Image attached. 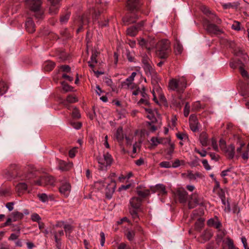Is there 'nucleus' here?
I'll list each match as a JSON object with an SVG mask.
<instances>
[{
    "label": "nucleus",
    "mask_w": 249,
    "mask_h": 249,
    "mask_svg": "<svg viewBox=\"0 0 249 249\" xmlns=\"http://www.w3.org/2000/svg\"><path fill=\"white\" fill-rule=\"evenodd\" d=\"M38 174V172L32 169L30 173L25 175V179L28 180L32 185L45 186L54 185V179L53 177L47 175L39 176Z\"/></svg>",
    "instance_id": "1"
},
{
    "label": "nucleus",
    "mask_w": 249,
    "mask_h": 249,
    "mask_svg": "<svg viewBox=\"0 0 249 249\" xmlns=\"http://www.w3.org/2000/svg\"><path fill=\"white\" fill-rule=\"evenodd\" d=\"M169 89L178 92H183L187 87V81L184 77L173 78L169 82Z\"/></svg>",
    "instance_id": "2"
},
{
    "label": "nucleus",
    "mask_w": 249,
    "mask_h": 249,
    "mask_svg": "<svg viewBox=\"0 0 249 249\" xmlns=\"http://www.w3.org/2000/svg\"><path fill=\"white\" fill-rule=\"evenodd\" d=\"M158 55L160 58H166L170 52V42L167 39H163L159 42Z\"/></svg>",
    "instance_id": "3"
},
{
    "label": "nucleus",
    "mask_w": 249,
    "mask_h": 249,
    "mask_svg": "<svg viewBox=\"0 0 249 249\" xmlns=\"http://www.w3.org/2000/svg\"><path fill=\"white\" fill-rule=\"evenodd\" d=\"M99 164V169L101 170H106L107 167L110 166L112 163L111 156L107 153L103 156H99L97 158Z\"/></svg>",
    "instance_id": "4"
},
{
    "label": "nucleus",
    "mask_w": 249,
    "mask_h": 249,
    "mask_svg": "<svg viewBox=\"0 0 249 249\" xmlns=\"http://www.w3.org/2000/svg\"><path fill=\"white\" fill-rule=\"evenodd\" d=\"M71 189V185L68 180L66 178L61 180L59 189L62 195L65 197H68L70 194Z\"/></svg>",
    "instance_id": "5"
},
{
    "label": "nucleus",
    "mask_w": 249,
    "mask_h": 249,
    "mask_svg": "<svg viewBox=\"0 0 249 249\" xmlns=\"http://www.w3.org/2000/svg\"><path fill=\"white\" fill-rule=\"evenodd\" d=\"M139 93H141V95L142 96V98L138 102V104L139 105H148L149 102L147 99V95L145 92V90L144 87H142V88H138L132 92V94L134 95H139Z\"/></svg>",
    "instance_id": "6"
},
{
    "label": "nucleus",
    "mask_w": 249,
    "mask_h": 249,
    "mask_svg": "<svg viewBox=\"0 0 249 249\" xmlns=\"http://www.w3.org/2000/svg\"><path fill=\"white\" fill-rule=\"evenodd\" d=\"M108 179L110 180V183L106 182L107 186L105 189V194L106 197L109 199L112 197V195L115 191L116 184L115 181L112 179L111 178H109Z\"/></svg>",
    "instance_id": "7"
},
{
    "label": "nucleus",
    "mask_w": 249,
    "mask_h": 249,
    "mask_svg": "<svg viewBox=\"0 0 249 249\" xmlns=\"http://www.w3.org/2000/svg\"><path fill=\"white\" fill-rule=\"evenodd\" d=\"M31 171H28L26 172L22 176V179L25 180L26 181L27 183L29 184L28 185L25 182H21L18 183L16 187V190L17 192L18 193V195H20L21 194H23L27 190L28 186H33V185H31L28 180L25 179V175L29 173H30Z\"/></svg>",
    "instance_id": "8"
},
{
    "label": "nucleus",
    "mask_w": 249,
    "mask_h": 249,
    "mask_svg": "<svg viewBox=\"0 0 249 249\" xmlns=\"http://www.w3.org/2000/svg\"><path fill=\"white\" fill-rule=\"evenodd\" d=\"M144 23V21L139 23L137 25L128 28L126 31L127 35L130 36H135L140 30Z\"/></svg>",
    "instance_id": "9"
},
{
    "label": "nucleus",
    "mask_w": 249,
    "mask_h": 249,
    "mask_svg": "<svg viewBox=\"0 0 249 249\" xmlns=\"http://www.w3.org/2000/svg\"><path fill=\"white\" fill-rule=\"evenodd\" d=\"M230 66L231 68H235L238 67L239 68L240 72L242 76L244 78L245 80H248L249 79V75L248 72L244 69L243 66L244 64L242 62L241 59L238 61L236 65L234 66L233 64L231 63Z\"/></svg>",
    "instance_id": "10"
},
{
    "label": "nucleus",
    "mask_w": 249,
    "mask_h": 249,
    "mask_svg": "<svg viewBox=\"0 0 249 249\" xmlns=\"http://www.w3.org/2000/svg\"><path fill=\"white\" fill-rule=\"evenodd\" d=\"M26 6L32 11H37L40 9L41 6L40 0H27Z\"/></svg>",
    "instance_id": "11"
},
{
    "label": "nucleus",
    "mask_w": 249,
    "mask_h": 249,
    "mask_svg": "<svg viewBox=\"0 0 249 249\" xmlns=\"http://www.w3.org/2000/svg\"><path fill=\"white\" fill-rule=\"evenodd\" d=\"M189 124L190 128L193 132L198 131L200 124L198 123L196 116L194 114L190 115L189 118Z\"/></svg>",
    "instance_id": "12"
},
{
    "label": "nucleus",
    "mask_w": 249,
    "mask_h": 249,
    "mask_svg": "<svg viewBox=\"0 0 249 249\" xmlns=\"http://www.w3.org/2000/svg\"><path fill=\"white\" fill-rule=\"evenodd\" d=\"M205 27L207 32L210 34H219L222 31L216 25L209 22L205 24Z\"/></svg>",
    "instance_id": "13"
},
{
    "label": "nucleus",
    "mask_w": 249,
    "mask_h": 249,
    "mask_svg": "<svg viewBox=\"0 0 249 249\" xmlns=\"http://www.w3.org/2000/svg\"><path fill=\"white\" fill-rule=\"evenodd\" d=\"M202 204V201L200 198H198L197 195L194 194L191 197L188 203V207L189 209L194 208L196 205H200Z\"/></svg>",
    "instance_id": "14"
},
{
    "label": "nucleus",
    "mask_w": 249,
    "mask_h": 249,
    "mask_svg": "<svg viewBox=\"0 0 249 249\" xmlns=\"http://www.w3.org/2000/svg\"><path fill=\"white\" fill-rule=\"evenodd\" d=\"M177 196L181 203H184L187 199V193L183 188H179L177 191Z\"/></svg>",
    "instance_id": "15"
},
{
    "label": "nucleus",
    "mask_w": 249,
    "mask_h": 249,
    "mask_svg": "<svg viewBox=\"0 0 249 249\" xmlns=\"http://www.w3.org/2000/svg\"><path fill=\"white\" fill-rule=\"evenodd\" d=\"M142 199L137 197H133L130 200V204L132 208L139 209L141 204Z\"/></svg>",
    "instance_id": "16"
},
{
    "label": "nucleus",
    "mask_w": 249,
    "mask_h": 249,
    "mask_svg": "<svg viewBox=\"0 0 249 249\" xmlns=\"http://www.w3.org/2000/svg\"><path fill=\"white\" fill-rule=\"evenodd\" d=\"M143 68L147 75L152 76L155 74V71L153 68L152 63L143 65Z\"/></svg>",
    "instance_id": "17"
},
{
    "label": "nucleus",
    "mask_w": 249,
    "mask_h": 249,
    "mask_svg": "<svg viewBox=\"0 0 249 249\" xmlns=\"http://www.w3.org/2000/svg\"><path fill=\"white\" fill-rule=\"evenodd\" d=\"M73 166L72 162H66L64 161H61L59 163V169L63 171L70 170Z\"/></svg>",
    "instance_id": "18"
},
{
    "label": "nucleus",
    "mask_w": 249,
    "mask_h": 249,
    "mask_svg": "<svg viewBox=\"0 0 249 249\" xmlns=\"http://www.w3.org/2000/svg\"><path fill=\"white\" fill-rule=\"evenodd\" d=\"M199 141L202 146H206L208 143V136L206 132H202L199 136Z\"/></svg>",
    "instance_id": "19"
},
{
    "label": "nucleus",
    "mask_w": 249,
    "mask_h": 249,
    "mask_svg": "<svg viewBox=\"0 0 249 249\" xmlns=\"http://www.w3.org/2000/svg\"><path fill=\"white\" fill-rule=\"evenodd\" d=\"M146 49L151 50L155 48L157 46V42L154 37H149L146 40Z\"/></svg>",
    "instance_id": "20"
},
{
    "label": "nucleus",
    "mask_w": 249,
    "mask_h": 249,
    "mask_svg": "<svg viewBox=\"0 0 249 249\" xmlns=\"http://www.w3.org/2000/svg\"><path fill=\"white\" fill-rule=\"evenodd\" d=\"M25 26L27 31L30 33H32L35 31V25L34 21L31 19H29L25 23Z\"/></svg>",
    "instance_id": "21"
},
{
    "label": "nucleus",
    "mask_w": 249,
    "mask_h": 249,
    "mask_svg": "<svg viewBox=\"0 0 249 249\" xmlns=\"http://www.w3.org/2000/svg\"><path fill=\"white\" fill-rule=\"evenodd\" d=\"M98 53L97 51H92V55L90 57V60L88 62L89 66L91 68H93L94 67V64L97 63L96 57L97 56Z\"/></svg>",
    "instance_id": "22"
},
{
    "label": "nucleus",
    "mask_w": 249,
    "mask_h": 249,
    "mask_svg": "<svg viewBox=\"0 0 249 249\" xmlns=\"http://www.w3.org/2000/svg\"><path fill=\"white\" fill-rule=\"evenodd\" d=\"M155 192L160 195H165L167 193L165 186L161 184H157L155 187Z\"/></svg>",
    "instance_id": "23"
},
{
    "label": "nucleus",
    "mask_w": 249,
    "mask_h": 249,
    "mask_svg": "<svg viewBox=\"0 0 249 249\" xmlns=\"http://www.w3.org/2000/svg\"><path fill=\"white\" fill-rule=\"evenodd\" d=\"M147 117L151 120L152 123H154L155 121H157L158 119L160 118V114L156 109H154L153 113L151 112V113H149Z\"/></svg>",
    "instance_id": "24"
},
{
    "label": "nucleus",
    "mask_w": 249,
    "mask_h": 249,
    "mask_svg": "<svg viewBox=\"0 0 249 249\" xmlns=\"http://www.w3.org/2000/svg\"><path fill=\"white\" fill-rule=\"evenodd\" d=\"M78 101V99L75 96H73L72 95H69L67 97L65 100H64L61 102V103L64 106H67L68 103H74L77 102Z\"/></svg>",
    "instance_id": "25"
},
{
    "label": "nucleus",
    "mask_w": 249,
    "mask_h": 249,
    "mask_svg": "<svg viewBox=\"0 0 249 249\" xmlns=\"http://www.w3.org/2000/svg\"><path fill=\"white\" fill-rule=\"evenodd\" d=\"M224 151L227 153L229 158H233L234 155V145L232 144L230 145Z\"/></svg>",
    "instance_id": "26"
},
{
    "label": "nucleus",
    "mask_w": 249,
    "mask_h": 249,
    "mask_svg": "<svg viewBox=\"0 0 249 249\" xmlns=\"http://www.w3.org/2000/svg\"><path fill=\"white\" fill-rule=\"evenodd\" d=\"M201 177V174L199 173H193L192 171H188L187 174V178L190 180H196L198 178Z\"/></svg>",
    "instance_id": "27"
},
{
    "label": "nucleus",
    "mask_w": 249,
    "mask_h": 249,
    "mask_svg": "<svg viewBox=\"0 0 249 249\" xmlns=\"http://www.w3.org/2000/svg\"><path fill=\"white\" fill-rule=\"evenodd\" d=\"M139 5V0H128L127 2L128 8L133 10L137 8Z\"/></svg>",
    "instance_id": "28"
},
{
    "label": "nucleus",
    "mask_w": 249,
    "mask_h": 249,
    "mask_svg": "<svg viewBox=\"0 0 249 249\" xmlns=\"http://www.w3.org/2000/svg\"><path fill=\"white\" fill-rule=\"evenodd\" d=\"M116 138L119 142H121L124 138L122 127H119L116 131Z\"/></svg>",
    "instance_id": "29"
},
{
    "label": "nucleus",
    "mask_w": 249,
    "mask_h": 249,
    "mask_svg": "<svg viewBox=\"0 0 249 249\" xmlns=\"http://www.w3.org/2000/svg\"><path fill=\"white\" fill-rule=\"evenodd\" d=\"M54 63L51 61H48L44 63V69L46 71H50L53 69L54 67Z\"/></svg>",
    "instance_id": "30"
},
{
    "label": "nucleus",
    "mask_w": 249,
    "mask_h": 249,
    "mask_svg": "<svg viewBox=\"0 0 249 249\" xmlns=\"http://www.w3.org/2000/svg\"><path fill=\"white\" fill-rule=\"evenodd\" d=\"M13 219V222L21 219L23 217V214L18 212H14L11 214Z\"/></svg>",
    "instance_id": "31"
},
{
    "label": "nucleus",
    "mask_w": 249,
    "mask_h": 249,
    "mask_svg": "<svg viewBox=\"0 0 249 249\" xmlns=\"http://www.w3.org/2000/svg\"><path fill=\"white\" fill-rule=\"evenodd\" d=\"M8 89L7 84L4 81L0 82V95L4 94L7 91Z\"/></svg>",
    "instance_id": "32"
},
{
    "label": "nucleus",
    "mask_w": 249,
    "mask_h": 249,
    "mask_svg": "<svg viewBox=\"0 0 249 249\" xmlns=\"http://www.w3.org/2000/svg\"><path fill=\"white\" fill-rule=\"evenodd\" d=\"M156 92L158 95L160 97H161V89L160 88L156 87L154 88L152 90V93L153 95V100L156 102H158L157 99L156 98Z\"/></svg>",
    "instance_id": "33"
},
{
    "label": "nucleus",
    "mask_w": 249,
    "mask_h": 249,
    "mask_svg": "<svg viewBox=\"0 0 249 249\" xmlns=\"http://www.w3.org/2000/svg\"><path fill=\"white\" fill-rule=\"evenodd\" d=\"M37 197H38L40 201L42 202L46 203L48 201L50 196H47L45 193L38 194L37 195Z\"/></svg>",
    "instance_id": "34"
},
{
    "label": "nucleus",
    "mask_w": 249,
    "mask_h": 249,
    "mask_svg": "<svg viewBox=\"0 0 249 249\" xmlns=\"http://www.w3.org/2000/svg\"><path fill=\"white\" fill-rule=\"evenodd\" d=\"M139 18V16L135 14H132L130 16L127 18V22L128 23H133L136 22V21Z\"/></svg>",
    "instance_id": "35"
},
{
    "label": "nucleus",
    "mask_w": 249,
    "mask_h": 249,
    "mask_svg": "<svg viewBox=\"0 0 249 249\" xmlns=\"http://www.w3.org/2000/svg\"><path fill=\"white\" fill-rule=\"evenodd\" d=\"M135 232L132 230H127L125 232V235L129 241H132L135 236Z\"/></svg>",
    "instance_id": "36"
},
{
    "label": "nucleus",
    "mask_w": 249,
    "mask_h": 249,
    "mask_svg": "<svg viewBox=\"0 0 249 249\" xmlns=\"http://www.w3.org/2000/svg\"><path fill=\"white\" fill-rule=\"evenodd\" d=\"M107 181L105 180V178L104 180H100L96 181L95 182V186L99 190H102L105 186V184H106V182Z\"/></svg>",
    "instance_id": "37"
},
{
    "label": "nucleus",
    "mask_w": 249,
    "mask_h": 249,
    "mask_svg": "<svg viewBox=\"0 0 249 249\" xmlns=\"http://www.w3.org/2000/svg\"><path fill=\"white\" fill-rule=\"evenodd\" d=\"M175 51L176 54H180L183 50L182 46L178 42H177L174 46Z\"/></svg>",
    "instance_id": "38"
},
{
    "label": "nucleus",
    "mask_w": 249,
    "mask_h": 249,
    "mask_svg": "<svg viewBox=\"0 0 249 249\" xmlns=\"http://www.w3.org/2000/svg\"><path fill=\"white\" fill-rule=\"evenodd\" d=\"M175 149V145L173 143H170L169 147L166 150L167 155L169 156V158L171 159L172 154L174 153Z\"/></svg>",
    "instance_id": "39"
},
{
    "label": "nucleus",
    "mask_w": 249,
    "mask_h": 249,
    "mask_svg": "<svg viewBox=\"0 0 249 249\" xmlns=\"http://www.w3.org/2000/svg\"><path fill=\"white\" fill-rule=\"evenodd\" d=\"M214 190H215V191L217 192L219 196L221 199L223 204H225L226 202L224 199L225 198L224 192L222 189H221L218 187L216 188L215 189H214Z\"/></svg>",
    "instance_id": "40"
},
{
    "label": "nucleus",
    "mask_w": 249,
    "mask_h": 249,
    "mask_svg": "<svg viewBox=\"0 0 249 249\" xmlns=\"http://www.w3.org/2000/svg\"><path fill=\"white\" fill-rule=\"evenodd\" d=\"M70 17V13L67 12L66 14L62 15L60 21L62 24H65L68 21Z\"/></svg>",
    "instance_id": "41"
},
{
    "label": "nucleus",
    "mask_w": 249,
    "mask_h": 249,
    "mask_svg": "<svg viewBox=\"0 0 249 249\" xmlns=\"http://www.w3.org/2000/svg\"><path fill=\"white\" fill-rule=\"evenodd\" d=\"M151 145L153 146H157L160 144V138L153 137L151 139Z\"/></svg>",
    "instance_id": "42"
},
{
    "label": "nucleus",
    "mask_w": 249,
    "mask_h": 249,
    "mask_svg": "<svg viewBox=\"0 0 249 249\" xmlns=\"http://www.w3.org/2000/svg\"><path fill=\"white\" fill-rule=\"evenodd\" d=\"M185 162L184 160H180L178 159H176L172 164V167L173 168H177L181 165H184Z\"/></svg>",
    "instance_id": "43"
},
{
    "label": "nucleus",
    "mask_w": 249,
    "mask_h": 249,
    "mask_svg": "<svg viewBox=\"0 0 249 249\" xmlns=\"http://www.w3.org/2000/svg\"><path fill=\"white\" fill-rule=\"evenodd\" d=\"M150 192L148 190H144L143 191H137L138 195L142 197H144L149 195Z\"/></svg>",
    "instance_id": "44"
},
{
    "label": "nucleus",
    "mask_w": 249,
    "mask_h": 249,
    "mask_svg": "<svg viewBox=\"0 0 249 249\" xmlns=\"http://www.w3.org/2000/svg\"><path fill=\"white\" fill-rule=\"evenodd\" d=\"M160 166L162 168H169L172 167V165L169 161H164L160 163Z\"/></svg>",
    "instance_id": "45"
},
{
    "label": "nucleus",
    "mask_w": 249,
    "mask_h": 249,
    "mask_svg": "<svg viewBox=\"0 0 249 249\" xmlns=\"http://www.w3.org/2000/svg\"><path fill=\"white\" fill-rule=\"evenodd\" d=\"M202 236L203 237L205 240H207L211 237L212 234L210 231H205L202 233Z\"/></svg>",
    "instance_id": "46"
},
{
    "label": "nucleus",
    "mask_w": 249,
    "mask_h": 249,
    "mask_svg": "<svg viewBox=\"0 0 249 249\" xmlns=\"http://www.w3.org/2000/svg\"><path fill=\"white\" fill-rule=\"evenodd\" d=\"M31 219L33 221L39 222L40 220H41V218L38 214L34 213L31 215Z\"/></svg>",
    "instance_id": "47"
},
{
    "label": "nucleus",
    "mask_w": 249,
    "mask_h": 249,
    "mask_svg": "<svg viewBox=\"0 0 249 249\" xmlns=\"http://www.w3.org/2000/svg\"><path fill=\"white\" fill-rule=\"evenodd\" d=\"M199 159L198 158L196 157L195 158L190 162V165L192 167H195L199 164Z\"/></svg>",
    "instance_id": "48"
},
{
    "label": "nucleus",
    "mask_w": 249,
    "mask_h": 249,
    "mask_svg": "<svg viewBox=\"0 0 249 249\" xmlns=\"http://www.w3.org/2000/svg\"><path fill=\"white\" fill-rule=\"evenodd\" d=\"M190 112V105L188 103H186L184 109V115L187 117Z\"/></svg>",
    "instance_id": "49"
},
{
    "label": "nucleus",
    "mask_w": 249,
    "mask_h": 249,
    "mask_svg": "<svg viewBox=\"0 0 249 249\" xmlns=\"http://www.w3.org/2000/svg\"><path fill=\"white\" fill-rule=\"evenodd\" d=\"M66 234H70L72 230V227L71 225H65L64 226Z\"/></svg>",
    "instance_id": "50"
},
{
    "label": "nucleus",
    "mask_w": 249,
    "mask_h": 249,
    "mask_svg": "<svg viewBox=\"0 0 249 249\" xmlns=\"http://www.w3.org/2000/svg\"><path fill=\"white\" fill-rule=\"evenodd\" d=\"M142 63L143 65L152 63L149 57L147 55H144L142 58Z\"/></svg>",
    "instance_id": "51"
},
{
    "label": "nucleus",
    "mask_w": 249,
    "mask_h": 249,
    "mask_svg": "<svg viewBox=\"0 0 249 249\" xmlns=\"http://www.w3.org/2000/svg\"><path fill=\"white\" fill-rule=\"evenodd\" d=\"M217 217H215L213 218H211L207 221V224L209 226L214 227L216 221L217 220Z\"/></svg>",
    "instance_id": "52"
},
{
    "label": "nucleus",
    "mask_w": 249,
    "mask_h": 249,
    "mask_svg": "<svg viewBox=\"0 0 249 249\" xmlns=\"http://www.w3.org/2000/svg\"><path fill=\"white\" fill-rule=\"evenodd\" d=\"M62 89L65 91H69L71 90V87L69 85L66 84L64 82H62Z\"/></svg>",
    "instance_id": "53"
},
{
    "label": "nucleus",
    "mask_w": 249,
    "mask_h": 249,
    "mask_svg": "<svg viewBox=\"0 0 249 249\" xmlns=\"http://www.w3.org/2000/svg\"><path fill=\"white\" fill-rule=\"evenodd\" d=\"M232 29L239 31L240 30V23L238 21H235L231 26Z\"/></svg>",
    "instance_id": "54"
},
{
    "label": "nucleus",
    "mask_w": 249,
    "mask_h": 249,
    "mask_svg": "<svg viewBox=\"0 0 249 249\" xmlns=\"http://www.w3.org/2000/svg\"><path fill=\"white\" fill-rule=\"evenodd\" d=\"M194 150H195V151L197 153L200 154V155L202 157H205L206 156V155H207V151L205 150H204V149H203L201 151L199 150H198V149L196 148Z\"/></svg>",
    "instance_id": "55"
},
{
    "label": "nucleus",
    "mask_w": 249,
    "mask_h": 249,
    "mask_svg": "<svg viewBox=\"0 0 249 249\" xmlns=\"http://www.w3.org/2000/svg\"><path fill=\"white\" fill-rule=\"evenodd\" d=\"M71 124L76 129H80L82 126V124L80 122H71Z\"/></svg>",
    "instance_id": "56"
},
{
    "label": "nucleus",
    "mask_w": 249,
    "mask_h": 249,
    "mask_svg": "<svg viewBox=\"0 0 249 249\" xmlns=\"http://www.w3.org/2000/svg\"><path fill=\"white\" fill-rule=\"evenodd\" d=\"M118 249H131L130 247L124 243H121L119 245Z\"/></svg>",
    "instance_id": "57"
},
{
    "label": "nucleus",
    "mask_w": 249,
    "mask_h": 249,
    "mask_svg": "<svg viewBox=\"0 0 249 249\" xmlns=\"http://www.w3.org/2000/svg\"><path fill=\"white\" fill-rule=\"evenodd\" d=\"M212 145L213 146V149L217 151L218 150V147L216 143V141L214 138H212L211 140Z\"/></svg>",
    "instance_id": "58"
},
{
    "label": "nucleus",
    "mask_w": 249,
    "mask_h": 249,
    "mask_svg": "<svg viewBox=\"0 0 249 249\" xmlns=\"http://www.w3.org/2000/svg\"><path fill=\"white\" fill-rule=\"evenodd\" d=\"M219 146L223 151H224L228 147L226 146L225 142L222 140H220L219 141Z\"/></svg>",
    "instance_id": "59"
},
{
    "label": "nucleus",
    "mask_w": 249,
    "mask_h": 249,
    "mask_svg": "<svg viewBox=\"0 0 249 249\" xmlns=\"http://www.w3.org/2000/svg\"><path fill=\"white\" fill-rule=\"evenodd\" d=\"M202 162L206 170H209L211 169V166L209 164L208 162L206 160H203Z\"/></svg>",
    "instance_id": "60"
},
{
    "label": "nucleus",
    "mask_w": 249,
    "mask_h": 249,
    "mask_svg": "<svg viewBox=\"0 0 249 249\" xmlns=\"http://www.w3.org/2000/svg\"><path fill=\"white\" fill-rule=\"evenodd\" d=\"M72 115L73 117L76 118H79L80 117V112L76 108H74V110L73 111V112L72 113Z\"/></svg>",
    "instance_id": "61"
},
{
    "label": "nucleus",
    "mask_w": 249,
    "mask_h": 249,
    "mask_svg": "<svg viewBox=\"0 0 249 249\" xmlns=\"http://www.w3.org/2000/svg\"><path fill=\"white\" fill-rule=\"evenodd\" d=\"M18 168V165L16 163H12L11 164L9 167V170L10 171L12 172L14 170H16Z\"/></svg>",
    "instance_id": "62"
},
{
    "label": "nucleus",
    "mask_w": 249,
    "mask_h": 249,
    "mask_svg": "<svg viewBox=\"0 0 249 249\" xmlns=\"http://www.w3.org/2000/svg\"><path fill=\"white\" fill-rule=\"evenodd\" d=\"M170 143L171 142L169 139L160 138V144H166L169 143L170 144Z\"/></svg>",
    "instance_id": "63"
},
{
    "label": "nucleus",
    "mask_w": 249,
    "mask_h": 249,
    "mask_svg": "<svg viewBox=\"0 0 249 249\" xmlns=\"http://www.w3.org/2000/svg\"><path fill=\"white\" fill-rule=\"evenodd\" d=\"M139 44L141 46H142V47H144L146 48V46H147L146 40H145L143 38H141L140 40H139Z\"/></svg>",
    "instance_id": "64"
}]
</instances>
